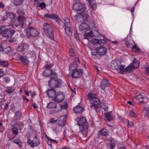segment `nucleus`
Wrapping results in <instances>:
<instances>
[{
	"mask_svg": "<svg viewBox=\"0 0 149 149\" xmlns=\"http://www.w3.org/2000/svg\"><path fill=\"white\" fill-rule=\"evenodd\" d=\"M79 63V58L77 57L74 61L69 65V73L73 78H78L83 74V71L81 69H77L78 65Z\"/></svg>",
	"mask_w": 149,
	"mask_h": 149,
	"instance_id": "f257e3e1",
	"label": "nucleus"
},
{
	"mask_svg": "<svg viewBox=\"0 0 149 149\" xmlns=\"http://www.w3.org/2000/svg\"><path fill=\"white\" fill-rule=\"evenodd\" d=\"M93 31H91L89 32L86 33L84 35V39L83 40L84 42H86V44L92 43L93 45H97L98 44L101 45L104 44L106 43L105 39L103 36L102 38L97 39L93 38Z\"/></svg>",
	"mask_w": 149,
	"mask_h": 149,
	"instance_id": "f03ea898",
	"label": "nucleus"
},
{
	"mask_svg": "<svg viewBox=\"0 0 149 149\" xmlns=\"http://www.w3.org/2000/svg\"><path fill=\"white\" fill-rule=\"evenodd\" d=\"M76 121L79 126L80 131L83 135V136L86 137L88 135L89 126L86 118L83 116L78 117L76 118Z\"/></svg>",
	"mask_w": 149,
	"mask_h": 149,
	"instance_id": "7ed1b4c3",
	"label": "nucleus"
},
{
	"mask_svg": "<svg viewBox=\"0 0 149 149\" xmlns=\"http://www.w3.org/2000/svg\"><path fill=\"white\" fill-rule=\"evenodd\" d=\"M88 99L90 101L91 108L95 109L97 111V109L98 107V104L100 102L99 99L96 97L95 94L89 93L88 95Z\"/></svg>",
	"mask_w": 149,
	"mask_h": 149,
	"instance_id": "20e7f679",
	"label": "nucleus"
},
{
	"mask_svg": "<svg viewBox=\"0 0 149 149\" xmlns=\"http://www.w3.org/2000/svg\"><path fill=\"white\" fill-rule=\"evenodd\" d=\"M124 63V62L121 60L117 59L111 62V68L115 69L118 72L121 73L122 69L125 66Z\"/></svg>",
	"mask_w": 149,
	"mask_h": 149,
	"instance_id": "39448f33",
	"label": "nucleus"
},
{
	"mask_svg": "<svg viewBox=\"0 0 149 149\" xmlns=\"http://www.w3.org/2000/svg\"><path fill=\"white\" fill-rule=\"evenodd\" d=\"M139 61L134 59L133 63L127 67L125 69L123 68L121 71V73L125 74L126 73H129L131 71L136 68L139 66Z\"/></svg>",
	"mask_w": 149,
	"mask_h": 149,
	"instance_id": "423d86ee",
	"label": "nucleus"
},
{
	"mask_svg": "<svg viewBox=\"0 0 149 149\" xmlns=\"http://www.w3.org/2000/svg\"><path fill=\"white\" fill-rule=\"evenodd\" d=\"M15 31L8 28L6 25H3L0 27V33L3 36L9 37L12 36Z\"/></svg>",
	"mask_w": 149,
	"mask_h": 149,
	"instance_id": "0eeeda50",
	"label": "nucleus"
},
{
	"mask_svg": "<svg viewBox=\"0 0 149 149\" xmlns=\"http://www.w3.org/2000/svg\"><path fill=\"white\" fill-rule=\"evenodd\" d=\"M17 13L19 15L17 18V21L21 27H23L26 24L25 18L23 15L24 14V11L21 8H18L17 11Z\"/></svg>",
	"mask_w": 149,
	"mask_h": 149,
	"instance_id": "6e6552de",
	"label": "nucleus"
},
{
	"mask_svg": "<svg viewBox=\"0 0 149 149\" xmlns=\"http://www.w3.org/2000/svg\"><path fill=\"white\" fill-rule=\"evenodd\" d=\"M43 29L46 35L51 39H53L54 34L52 26L49 24L45 23L44 24Z\"/></svg>",
	"mask_w": 149,
	"mask_h": 149,
	"instance_id": "1a4fd4ad",
	"label": "nucleus"
},
{
	"mask_svg": "<svg viewBox=\"0 0 149 149\" xmlns=\"http://www.w3.org/2000/svg\"><path fill=\"white\" fill-rule=\"evenodd\" d=\"M73 8L75 12L79 14L84 12L86 8V6L82 2H76L73 6Z\"/></svg>",
	"mask_w": 149,
	"mask_h": 149,
	"instance_id": "9d476101",
	"label": "nucleus"
},
{
	"mask_svg": "<svg viewBox=\"0 0 149 149\" xmlns=\"http://www.w3.org/2000/svg\"><path fill=\"white\" fill-rule=\"evenodd\" d=\"M65 31L68 36H70L72 34V25L70 19L68 17L64 19Z\"/></svg>",
	"mask_w": 149,
	"mask_h": 149,
	"instance_id": "9b49d317",
	"label": "nucleus"
},
{
	"mask_svg": "<svg viewBox=\"0 0 149 149\" xmlns=\"http://www.w3.org/2000/svg\"><path fill=\"white\" fill-rule=\"evenodd\" d=\"M26 30V35L27 38H29L30 37H36L38 34V31L33 27H28Z\"/></svg>",
	"mask_w": 149,
	"mask_h": 149,
	"instance_id": "f8f14e48",
	"label": "nucleus"
},
{
	"mask_svg": "<svg viewBox=\"0 0 149 149\" xmlns=\"http://www.w3.org/2000/svg\"><path fill=\"white\" fill-rule=\"evenodd\" d=\"M107 49L106 48L104 47H100L96 48L94 52H92V55H99L100 56L105 55L107 52Z\"/></svg>",
	"mask_w": 149,
	"mask_h": 149,
	"instance_id": "ddd939ff",
	"label": "nucleus"
},
{
	"mask_svg": "<svg viewBox=\"0 0 149 149\" xmlns=\"http://www.w3.org/2000/svg\"><path fill=\"white\" fill-rule=\"evenodd\" d=\"M6 15L8 18L11 19L10 24L13 27L16 28L19 25V23L17 21V20H16L14 18L15 16L14 14L12 13L6 12Z\"/></svg>",
	"mask_w": 149,
	"mask_h": 149,
	"instance_id": "4468645a",
	"label": "nucleus"
},
{
	"mask_svg": "<svg viewBox=\"0 0 149 149\" xmlns=\"http://www.w3.org/2000/svg\"><path fill=\"white\" fill-rule=\"evenodd\" d=\"M88 17V13H86L83 14L81 12V13L78 14L72 17V19L75 20L77 22H81V21L84 20V21L86 20Z\"/></svg>",
	"mask_w": 149,
	"mask_h": 149,
	"instance_id": "2eb2a0df",
	"label": "nucleus"
},
{
	"mask_svg": "<svg viewBox=\"0 0 149 149\" xmlns=\"http://www.w3.org/2000/svg\"><path fill=\"white\" fill-rule=\"evenodd\" d=\"M47 107L49 109H54V112L55 113L59 112L62 109L60 106L57 105L56 102H50L47 104Z\"/></svg>",
	"mask_w": 149,
	"mask_h": 149,
	"instance_id": "dca6fc26",
	"label": "nucleus"
},
{
	"mask_svg": "<svg viewBox=\"0 0 149 149\" xmlns=\"http://www.w3.org/2000/svg\"><path fill=\"white\" fill-rule=\"evenodd\" d=\"M64 97V95L63 92H58L52 99V100L57 102L60 103L63 101Z\"/></svg>",
	"mask_w": 149,
	"mask_h": 149,
	"instance_id": "f3484780",
	"label": "nucleus"
},
{
	"mask_svg": "<svg viewBox=\"0 0 149 149\" xmlns=\"http://www.w3.org/2000/svg\"><path fill=\"white\" fill-rule=\"evenodd\" d=\"M79 32L82 33H85L86 31L90 30V28L89 27L88 24L85 22L79 25Z\"/></svg>",
	"mask_w": 149,
	"mask_h": 149,
	"instance_id": "a211bd4d",
	"label": "nucleus"
},
{
	"mask_svg": "<svg viewBox=\"0 0 149 149\" xmlns=\"http://www.w3.org/2000/svg\"><path fill=\"white\" fill-rule=\"evenodd\" d=\"M44 16L47 18L52 19L59 24H61V19L57 15L47 13L44 15Z\"/></svg>",
	"mask_w": 149,
	"mask_h": 149,
	"instance_id": "6ab92c4d",
	"label": "nucleus"
},
{
	"mask_svg": "<svg viewBox=\"0 0 149 149\" xmlns=\"http://www.w3.org/2000/svg\"><path fill=\"white\" fill-rule=\"evenodd\" d=\"M27 143L30 145L31 147H34L35 146H37L40 143L39 140L37 138V136H35L33 139V141L29 139L27 141Z\"/></svg>",
	"mask_w": 149,
	"mask_h": 149,
	"instance_id": "aec40b11",
	"label": "nucleus"
},
{
	"mask_svg": "<svg viewBox=\"0 0 149 149\" xmlns=\"http://www.w3.org/2000/svg\"><path fill=\"white\" fill-rule=\"evenodd\" d=\"M43 75L45 77H48L51 75L52 77L55 78L57 77V74L56 73L52 72V70L49 69H46L44 71Z\"/></svg>",
	"mask_w": 149,
	"mask_h": 149,
	"instance_id": "412c9836",
	"label": "nucleus"
},
{
	"mask_svg": "<svg viewBox=\"0 0 149 149\" xmlns=\"http://www.w3.org/2000/svg\"><path fill=\"white\" fill-rule=\"evenodd\" d=\"M66 120V116L65 115L58 118L56 119V122L59 125L64 127L63 125L65 123Z\"/></svg>",
	"mask_w": 149,
	"mask_h": 149,
	"instance_id": "4be33fe9",
	"label": "nucleus"
},
{
	"mask_svg": "<svg viewBox=\"0 0 149 149\" xmlns=\"http://www.w3.org/2000/svg\"><path fill=\"white\" fill-rule=\"evenodd\" d=\"M62 80L60 79H55L51 78L50 80L48 82L49 85L51 86L50 83H54V86L56 88L59 87L61 86L62 84Z\"/></svg>",
	"mask_w": 149,
	"mask_h": 149,
	"instance_id": "5701e85b",
	"label": "nucleus"
},
{
	"mask_svg": "<svg viewBox=\"0 0 149 149\" xmlns=\"http://www.w3.org/2000/svg\"><path fill=\"white\" fill-rule=\"evenodd\" d=\"M52 129L55 133H58L61 132L63 130L65 131L66 128L64 127H62L58 125L52 127Z\"/></svg>",
	"mask_w": 149,
	"mask_h": 149,
	"instance_id": "b1692460",
	"label": "nucleus"
},
{
	"mask_svg": "<svg viewBox=\"0 0 149 149\" xmlns=\"http://www.w3.org/2000/svg\"><path fill=\"white\" fill-rule=\"evenodd\" d=\"M110 84L108 80L106 79H104L101 81L100 87L104 91L106 87L110 86Z\"/></svg>",
	"mask_w": 149,
	"mask_h": 149,
	"instance_id": "393cba45",
	"label": "nucleus"
},
{
	"mask_svg": "<svg viewBox=\"0 0 149 149\" xmlns=\"http://www.w3.org/2000/svg\"><path fill=\"white\" fill-rule=\"evenodd\" d=\"M29 47V46L27 44L22 43L18 46L17 50L18 52H22L25 49H28Z\"/></svg>",
	"mask_w": 149,
	"mask_h": 149,
	"instance_id": "a878e982",
	"label": "nucleus"
},
{
	"mask_svg": "<svg viewBox=\"0 0 149 149\" xmlns=\"http://www.w3.org/2000/svg\"><path fill=\"white\" fill-rule=\"evenodd\" d=\"M84 110L83 107L79 106V105H77L73 108V110L75 113H81Z\"/></svg>",
	"mask_w": 149,
	"mask_h": 149,
	"instance_id": "bb28decb",
	"label": "nucleus"
},
{
	"mask_svg": "<svg viewBox=\"0 0 149 149\" xmlns=\"http://www.w3.org/2000/svg\"><path fill=\"white\" fill-rule=\"evenodd\" d=\"M133 101L137 104H138L139 102H143V97L142 95L139 94L137 96H136L134 98Z\"/></svg>",
	"mask_w": 149,
	"mask_h": 149,
	"instance_id": "cd10ccee",
	"label": "nucleus"
},
{
	"mask_svg": "<svg viewBox=\"0 0 149 149\" xmlns=\"http://www.w3.org/2000/svg\"><path fill=\"white\" fill-rule=\"evenodd\" d=\"M56 91L54 88L49 89L47 92V95L50 97L54 98L56 94Z\"/></svg>",
	"mask_w": 149,
	"mask_h": 149,
	"instance_id": "c85d7f7f",
	"label": "nucleus"
},
{
	"mask_svg": "<svg viewBox=\"0 0 149 149\" xmlns=\"http://www.w3.org/2000/svg\"><path fill=\"white\" fill-rule=\"evenodd\" d=\"M2 44L0 42V51H2L3 54H7L11 49V48L10 47H7L6 48L3 49V47H2Z\"/></svg>",
	"mask_w": 149,
	"mask_h": 149,
	"instance_id": "c756f323",
	"label": "nucleus"
},
{
	"mask_svg": "<svg viewBox=\"0 0 149 149\" xmlns=\"http://www.w3.org/2000/svg\"><path fill=\"white\" fill-rule=\"evenodd\" d=\"M93 36L95 37H101L102 35L101 33L98 30V29L97 27L93 29Z\"/></svg>",
	"mask_w": 149,
	"mask_h": 149,
	"instance_id": "7c9ffc66",
	"label": "nucleus"
},
{
	"mask_svg": "<svg viewBox=\"0 0 149 149\" xmlns=\"http://www.w3.org/2000/svg\"><path fill=\"white\" fill-rule=\"evenodd\" d=\"M111 111L104 113V116L105 118L108 121H110L113 119L114 116L110 114Z\"/></svg>",
	"mask_w": 149,
	"mask_h": 149,
	"instance_id": "2f4dec72",
	"label": "nucleus"
},
{
	"mask_svg": "<svg viewBox=\"0 0 149 149\" xmlns=\"http://www.w3.org/2000/svg\"><path fill=\"white\" fill-rule=\"evenodd\" d=\"M27 55L29 58H31L32 60H34L36 58V54L33 51L29 52Z\"/></svg>",
	"mask_w": 149,
	"mask_h": 149,
	"instance_id": "473e14b6",
	"label": "nucleus"
},
{
	"mask_svg": "<svg viewBox=\"0 0 149 149\" xmlns=\"http://www.w3.org/2000/svg\"><path fill=\"white\" fill-rule=\"evenodd\" d=\"M20 59L21 61L25 64L29 63V61L26 56H21L20 57Z\"/></svg>",
	"mask_w": 149,
	"mask_h": 149,
	"instance_id": "72a5a7b5",
	"label": "nucleus"
},
{
	"mask_svg": "<svg viewBox=\"0 0 149 149\" xmlns=\"http://www.w3.org/2000/svg\"><path fill=\"white\" fill-rule=\"evenodd\" d=\"M102 136H107L108 135V131L106 129H103L101 131H99L98 132V134H100Z\"/></svg>",
	"mask_w": 149,
	"mask_h": 149,
	"instance_id": "f704fd0d",
	"label": "nucleus"
},
{
	"mask_svg": "<svg viewBox=\"0 0 149 149\" xmlns=\"http://www.w3.org/2000/svg\"><path fill=\"white\" fill-rule=\"evenodd\" d=\"M125 43L126 45L128 47H131L134 43L132 40H130L129 41H128L126 39L125 40Z\"/></svg>",
	"mask_w": 149,
	"mask_h": 149,
	"instance_id": "c9c22d12",
	"label": "nucleus"
},
{
	"mask_svg": "<svg viewBox=\"0 0 149 149\" xmlns=\"http://www.w3.org/2000/svg\"><path fill=\"white\" fill-rule=\"evenodd\" d=\"M89 26L90 29L91 28L92 29L97 28V27L95 26L96 23L94 20H91L89 22Z\"/></svg>",
	"mask_w": 149,
	"mask_h": 149,
	"instance_id": "e433bc0d",
	"label": "nucleus"
},
{
	"mask_svg": "<svg viewBox=\"0 0 149 149\" xmlns=\"http://www.w3.org/2000/svg\"><path fill=\"white\" fill-rule=\"evenodd\" d=\"M15 91V89L11 87H9L7 88L6 90V92L8 94H10Z\"/></svg>",
	"mask_w": 149,
	"mask_h": 149,
	"instance_id": "4c0bfd02",
	"label": "nucleus"
},
{
	"mask_svg": "<svg viewBox=\"0 0 149 149\" xmlns=\"http://www.w3.org/2000/svg\"><path fill=\"white\" fill-rule=\"evenodd\" d=\"M12 130L13 133L15 135V137L18 134V129L14 126L12 128Z\"/></svg>",
	"mask_w": 149,
	"mask_h": 149,
	"instance_id": "58836bf2",
	"label": "nucleus"
},
{
	"mask_svg": "<svg viewBox=\"0 0 149 149\" xmlns=\"http://www.w3.org/2000/svg\"><path fill=\"white\" fill-rule=\"evenodd\" d=\"M0 65L3 67H6L8 65V63L6 61H0Z\"/></svg>",
	"mask_w": 149,
	"mask_h": 149,
	"instance_id": "ea45409f",
	"label": "nucleus"
},
{
	"mask_svg": "<svg viewBox=\"0 0 149 149\" xmlns=\"http://www.w3.org/2000/svg\"><path fill=\"white\" fill-rule=\"evenodd\" d=\"M23 2L22 0H14V3L16 6H19L21 5Z\"/></svg>",
	"mask_w": 149,
	"mask_h": 149,
	"instance_id": "a19ab883",
	"label": "nucleus"
},
{
	"mask_svg": "<svg viewBox=\"0 0 149 149\" xmlns=\"http://www.w3.org/2000/svg\"><path fill=\"white\" fill-rule=\"evenodd\" d=\"M15 116L17 119H20L21 116V112L19 111H17L15 112Z\"/></svg>",
	"mask_w": 149,
	"mask_h": 149,
	"instance_id": "79ce46f5",
	"label": "nucleus"
},
{
	"mask_svg": "<svg viewBox=\"0 0 149 149\" xmlns=\"http://www.w3.org/2000/svg\"><path fill=\"white\" fill-rule=\"evenodd\" d=\"M90 4L93 10H95L97 8V4L95 1H93L92 3Z\"/></svg>",
	"mask_w": 149,
	"mask_h": 149,
	"instance_id": "37998d69",
	"label": "nucleus"
},
{
	"mask_svg": "<svg viewBox=\"0 0 149 149\" xmlns=\"http://www.w3.org/2000/svg\"><path fill=\"white\" fill-rule=\"evenodd\" d=\"M13 142L18 145L19 147L21 148L22 146L21 143L20 142V140L19 139H15L13 141Z\"/></svg>",
	"mask_w": 149,
	"mask_h": 149,
	"instance_id": "c03bdc74",
	"label": "nucleus"
},
{
	"mask_svg": "<svg viewBox=\"0 0 149 149\" xmlns=\"http://www.w3.org/2000/svg\"><path fill=\"white\" fill-rule=\"evenodd\" d=\"M132 50L133 52H139L140 50L137 47L136 45H135L132 47Z\"/></svg>",
	"mask_w": 149,
	"mask_h": 149,
	"instance_id": "a18cd8bd",
	"label": "nucleus"
},
{
	"mask_svg": "<svg viewBox=\"0 0 149 149\" xmlns=\"http://www.w3.org/2000/svg\"><path fill=\"white\" fill-rule=\"evenodd\" d=\"M3 81L4 83H8L10 81V79L8 77H4L3 78Z\"/></svg>",
	"mask_w": 149,
	"mask_h": 149,
	"instance_id": "49530a36",
	"label": "nucleus"
},
{
	"mask_svg": "<svg viewBox=\"0 0 149 149\" xmlns=\"http://www.w3.org/2000/svg\"><path fill=\"white\" fill-rule=\"evenodd\" d=\"M130 115L131 117H137V115L133 110H131L130 111Z\"/></svg>",
	"mask_w": 149,
	"mask_h": 149,
	"instance_id": "de8ad7c7",
	"label": "nucleus"
},
{
	"mask_svg": "<svg viewBox=\"0 0 149 149\" xmlns=\"http://www.w3.org/2000/svg\"><path fill=\"white\" fill-rule=\"evenodd\" d=\"M69 54L71 56H74V50L72 48H71L69 50Z\"/></svg>",
	"mask_w": 149,
	"mask_h": 149,
	"instance_id": "09e8293b",
	"label": "nucleus"
},
{
	"mask_svg": "<svg viewBox=\"0 0 149 149\" xmlns=\"http://www.w3.org/2000/svg\"><path fill=\"white\" fill-rule=\"evenodd\" d=\"M112 149L115 146L116 143L114 141L112 140L111 141V142L110 143Z\"/></svg>",
	"mask_w": 149,
	"mask_h": 149,
	"instance_id": "8fccbe9b",
	"label": "nucleus"
},
{
	"mask_svg": "<svg viewBox=\"0 0 149 149\" xmlns=\"http://www.w3.org/2000/svg\"><path fill=\"white\" fill-rule=\"evenodd\" d=\"M46 141H47V143L48 145L49 146H50L51 147H52V142L51 140V139L49 138L48 139H47V140H46Z\"/></svg>",
	"mask_w": 149,
	"mask_h": 149,
	"instance_id": "3c124183",
	"label": "nucleus"
},
{
	"mask_svg": "<svg viewBox=\"0 0 149 149\" xmlns=\"http://www.w3.org/2000/svg\"><path fill=\"white\" fill-rule=\"evenodd\" d=\"M53 65V64H49L46 65H45V66L46 69H49L51 68Z\"/></svg>",
	"mask_w": 149,
	"mask_h": 149,
	"instance_id": "603ef678",
	"label": "nucleus"
},
{
	"mask_svg": "<svg viewBox=\"0 0 149 149\" xmlns=\"http://www.w3.org/2000/svg\"><path fill=\"white\" fill-rule=\"evenodd\" d=\"M39 6L42 9H43L45 7L46 5L44 2H42L39 5Z\"/></svg>",
	"mask_w": 149,
	"mask_h": 149,
	"instance_id": "864d4df0",
	"label": "nucleus"
},
{
	"mask_svg": "<svg viewBox=\"0 0 149 149\" xmlns=\"http://www.w3.org/2000/svg\"><path fill=\"white\" fill-rule=\"evenodd\" d=\"M42 136L44 138L45 140H47V139H48L49 138L47 136L46 133H43L42 134Z\"/></svg>",
	"mask_w": 149,
	"mask_h": 149,
	"instance_id": "5fc2aeb1",
	"label": "nucleus"
},
{
	"mask_svg": "<svg viewBox=\"0 0 149 149\" xmlns=\"http://www.w3.org/2000/svg\"><path fill=\"white\" fill-rule=\"evenodd\" d=\"M128 127H132L134 126V124L132 122H129L128 120Z\"/></svg>",
	"mask_w": 149,
	"mask_h": 149,
	"instance_id": "6e6d98bb",
	"label": "nucleus"
},
{
	"mask_svg": "<svg viewBox=\"0 0 149 149\" xmlns=\"http://www.w3.org/2000/svg\"><path fill=\"white\" fill-rule=\"evenodd\" d=\"M143 112L146 113L147 112L149 114V107L145 108L143 110Z\"/></svg>",
	"mask_w": 149,
	"mask_h": 149,
	"instance_id": "4d7b16f0",
	"label": "nucleus"
},
{
	"mask_svg": "<svg viewBox=\"0 0 149 149\" xmlns=\"http://www.w3.org/2000/svg\"><path fill=\"white\" fill-rule=\"evenodd\" d=\"M4 75V73L3 71L0 69V78L1 77Z\"/></svg>",
	"mask_w": 149,
	"mask_h": 149,
	"instance_id": "13d9d810",
	"label": "nucleus"
},
{
	"mask_svg": "<svg viewBox=\"0 0 149 149\" xmlns=\"http://www.w3.org/2000/svg\"><path fill=\"white\" fill-rule=\"evenodd\" d=\"M103 108L104 109V111H107L108 109V107L107 106H103Z\"/></svg>",
	"mask_w": 149,
	"mask_h": 149,
	"instance_id": "bf43d9fd",
	"label": "nucleus"
},
{
	"mask_svg": "<svg viewBox=\"0 0 149 149\" xmlns=\"http://www.w3.org/2000/svg\"><path fill=\"white\" fill-rule=\"evenodd\" d=\"M56 122V119L55 120L54 118H52L51 119L50 121V122L51 123H54L55 122Z\"/></svg>",
	"mask_w": 149,
	"mask_h": 149,
	"instance_id": "052dcab7",
	"label": "nucleus"
},
{
	"mask_svg": "<svg viewBox=\"0 0 149 149\" xmlns=\"http://www.w3.org/2000/svg\"><path fill=\"white\" fill-rule=\"evenodd\" d=\"M22 97L24 100L26 101V102H29V100L27 98L24 96H23Z\"/></svg>",
	"mask_w": 149,
	"mask_h": 149,
	"instance_id": "680f3d73",
	"label": "nucleus"
},
{
	"mask_svg": "<svg viewBox=\"0 0 149 149\" xmlns=\"http://www.w3.org/2000/svg\"><path fill=\"white\" fill-rule=\"evenodd\" d=\"M135 5H134L132 8L131 10V12L132 13V15L133 14V13L134 11V8H135Z\"/></svg>",
	"mask_w": 149,
	"mask_h": 149,
	"instance_id": "e2e57ef3",
	"label": "nucleus"
},
{
	"mask_svg": "<svg viewBox=\"0 0 149 149\" xmlns=\"http://www.w3.org/2000/svg\"><path fill=\"white\" fill-rule=\"evenodd\" d=\"M4 7V5L3 3L1 2H0V8H3Z\"/></svg>",
	"mask_w": 149,
	"mask_h": 149,
	"instance_id": "0e129e2a",
	"label": "nucleus"
},
{
	"mask_svg": "<svg viewBox=\"0 0 149 149\" xmlns=\"http://www.w3.org/2000/svg\"><path fill=\"white\" fill-rule=\"evenodd\" d=\"M33 107L34 108H37L38 107H37V104L35 103H33Z\"/></svg>",
	"mask_w": 149,
	"mask_h": 149,
	"instance_id": "69168bd1",
	"label": "nucleus"
},
{
	"mask_svg": "<svg viewBox=\"0 0 149 149\" xmlns=\"http://www.w3.org/2000/svg\"><path fill=\"white\" fill-rule=\"evenodd\" d=\"M51 140L52 142V143H56L57 142V141L53 139H51Z\"/></svg>",
	"mask_w": 149,
	"mask_h": 149,
	"instance_id": "338daca9",
	"label": "nucleus"
},
{
	"mask_svg": "<svg viewBox=\"0 0 149 149\" xmlns=\"http://www.w3.org/2000/svg\"><path fill=\"white\" fill-rule=\"evenodd\" d=\"M31 92H28L27 91H25L24 93L27 96H29V93Z\"/></svg>",
	"mask_w": 149,
	"mask_h": 149,
	"instance_id": "774afa93",
	"label": "nucleus"
}]
</instances>
